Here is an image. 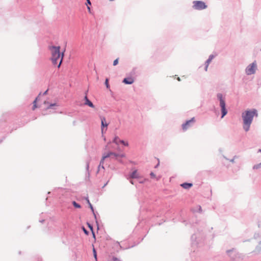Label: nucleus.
I'll list each match as a JSON object with an SVG mask.
<instances>
[{
  "mask_svg": "<svg viewBox=\"0 0 261 261\" xmlns=\"http://www.w3.org/2000/svg\"><path fill=\"white\" fill-rule=\"evenodd\" d=\"M49 49L51 54V60L54 65L57 64V60L61 57L60 63L58 65V67L59 68L62 63L65 50L61 54L60 51V47L55 46L49 47Z\"/></svg>",
  "mask_w": 261,
  "mask_h": 261,
  "instance_id": "1",
  "label": "nucleus"
},
{
  "mask_svg": "<svg viewBox=\"0 0 261 261\" xmlns=\"http://www.w3.org/2000/svg\"><path fill=\"white\" fill-rule=\"evenodd\" d=\"M254 116H257L256 111L254 110L252 111H246L244 113L242 114L243 119V128L245 131L249 130L250 124L252 123L253 118Z\"/></svg>",
  "mask_w": 261,
  "mask_h": 261,
  "instance_id": "2",
  "label": "nucleus"
},
{
  "mask_svg": "<svg viewBox=\"0 0 261 261\" xmlns=\"http://www.w3.org/2000/svg\"><path fill=\"white\" fill-rule=\"evenodd\" d=\"M125 156L124 153H116L112 151H109L107 153H104L102 155L100 165L98 167V171L100 170V168L101 166L102 168H104L103 166V162L105 159L108 158H111L120 161L121 159L123 158Z\"/></svg>",
  "mask_w": 261,
  "mask_h": 261,
  "instance_id": "3",
  "label": "nucleus"
},
{
  "mask_svg": "<svg viewBox=\"0 0 261 261\" xmlns=\"http://www.w3.org/2000/svg\"><path fill=\"white\" fill-rule=\"evenodd\" d=\"M217 97L220 100V105L222 109V118H223L227 113V110L225 109V102L224 99L223 98L222 94H218Z\"/></svg>",
  "mask_w": 261,
  "mask_h": 261,
  "instance_id": "4",
  "label": "nucleus"
},
{
  "mask_svg": "<svg viewBox=\"0 0 261 261\" xmlns=\"http://www.w3.org/2000/svg\"><path fill=\"white\" fill-rule=\"evenodd\" d=\"M193 8L196 10H203L206 8L207 6L204 2L200 1L193 2Z\"/></svg>",
  "mask_w": 261,
  "mask_h": 261,
  "instance_id": "5",
  "label": "nucleus"
},
{
  "mask_svg": "<svg viewBox=\"0 0 261 261\" xmlns=\"http://www.w3.org/2000/svg\"><path fill=\"white\" fill-rule=\"evenodd\" d=\"M256 64L255 62H254L247 66V67L246 69V73L248 75L254 74L256 69Z\"/></svg>",
  "mask_w": 261,
  "mask_h": 261,
  "instance_id": "6",
  "label": "nucleus"
},
{
  "mask_svg": "<svg viewBox=\"0 0 261 261\" xmlns=\"http://www.w3.org/2000/svg\"><path fill=\"white\" fill-rule=\"evenodd\" d=\"M195 122V119L194 118H192L191 120L187 121L186 123L182 124V129L184 130H186L188 129L189 126L190 125L191 123H194Z\"/></svg>",
  "mask_w": 261,
  "mask_h": 261,
  "instance_id": "7",
  "label": "nucleus"
},
{
  "mask_svg": "<svg viewBox=\"0 0 261 261\" xmlns=\"http://www.w3.org/2000/svg\"><path fill=\"white\" fill-rule=\"evenodd\" d=\"M101 133H103L104 127H107L108 124L106 122V118L105 117L101 118Z\"/></svg>",
  "mask_w": 261,
  "mask_h": 261,
  "instance_id": "8",
  "label": "nucleus"
},
{
  "mask_svg": "<svg viewBox=\"0 0 261 261\" xmlns=\"http://www.w3.org/2000/svg\"><path fill=\"white\" fill-rule=\"evenodd\" d=\"M134 80L132 77L125 78L123 80V83L125 84H132L134 83Z\"/></svg>",
  "mask_w": 261,
  "mask_h": 261,
  "instance_id": "9",
  "label": "nucleus"
},
{
  "mask_svg": "<svg viewBox=\"0 0 261 261\" xmlns=\"http://www.w3.org/2000/svg\"><path fill=\"white\" fill-rule=\"evenodd\" d=\"M85 102L84 104L85 105H87V106H88L89 107H90L91 108H94V106L93 105L92 102L88 99V98L87 96H85Z\"/></svg>",
  "mask_w": 261,
  "mask_h": 261,
  "instance_id": "10",
  "label": "nucleus"
},
{
  "mask_svg": "<svg viewBox=\"0 0 261 261\" xmlns=\"http://www.w3.org/2000/svg\"><path fill=\"white\" fill-rule=\"evenodd\" d=\"M181 187H182L183 188L185 189H188L191 188L193 186V184L191 183H183L180 185Z\"/></svg>",
  "mask_w": 261,
  "mask_h": 261,
  "instance_id": "11",
  "label": "nucleus"
},
{
  "mask_svg": "<svg viewBox=\"0 0 261 261\" xmlns=\"http://www.w3.org/2000/svg\"><path fill=\"white\" fill-rule=\"evenodd\" d=\"M139 177V174L137 170H135L130 174L132 178H138Z\"/></svg>",
  "mask_w": 261,
  "mask_h": 261,
  "instance_id": "12",
  "label": "nucleus"
},
{
  "mask_svg": "<svg viewBox=\"0 0 261 261\" xmlns=\"http://www.w3.org/2000/svg\"><path fill=\"white\" fill-rule=\"evenodd\" d=\"M213 57H214V56L213 55L210 56L208 59L206 61V65L205 67V70H207L208 66L210 63L211 62L212 60L213 59Z\"/></svg>",
  "mask_w": 261,
  "mask_h": 261,
  "instance_id": "13",
  "label": "nucleus"
},
{
  "mask_svg": "<svg viewBox=\"0 0 261 261\" xmlns=\"http://www.w3.org/2000/svg\"><path fill=\"white\" fill-rule=\"evenodd\" d=\"M119 140H120V139L119 138V137L117 136H116L114 138V139L113 140V142L115 143L116 145H118L119 143H120Z\"/></svg>",
  "mask_w": 261,
  "mask_h": 261,
  "instance_id": "14",
  "label": "nucleus"
},
{
  "mask_svg": "<svg viewBox=\"0 0 261 261\" xmlns=\"http://www.w3.org/2000/svg\"><path fill=\"white\" fill-rule=\"evenodd\" d=\"M38 100H39V96H38L33 102V107L32 108L33 110H34L36 108H37V107L36 102Z\"/></svg>",
  "mask_w": 261,
  "mask_h": 261,
  "instance_id": "15",
  "label": "nucleus"
},
{
  "mask_svg": "<svg viewBox=\"0 0 261 261\" xmlns=\"http://www.w3.org/2000/svg\"><path fill=\"white\" fill-rule=\"evenodd\" d=\"M72 204L73 205H74V206L76 208H81V205L80 204H79L78 203H77L75 201H73L72 202Z\"/></svg>",
  "mask_w": 261,
  "mask_h": 261,
  "instance_id": "16",
  "label": "nucleus"
},
{
  "mask_svg": "<svg viewBox=\"0 0 261 261\" xmlns=\"http://www.w3.org/2000/svg\"><path fill=\"white\" fill-rule=\"evenodd\" d=\"M150 175V176L151 178H156V180H159L160 178V177H156L155 175L153 172H151Z\"/></svg>",
  "mask_w": 261,
  "mask_h": 261,
  "instance_id": "17",
  "label": "nucleus"
},
{
  "mask_svg": "<svg viewBox=\"0 0 261 261\" xmlns=\"http://www.w3.org/2000/svg\"><path fill=\"white\" fill-rule=\"evenodd\" d=\"M93 255H94V258H95L96 261H97L96 251L94 248H93Z\"/></svg>",
  "mask_w": 261,
  "mask_h": 261,
  "instance_id": "18",
  "label": "nucleus"
},
{
  "mask_svg": "<svg viewBox=\"0 0 261 261\" xmlns=\"http://www.w3.org/2000/svg\"><path fill=\"white\" fill-rule=\"evenodd\" d=\"M119 142L120 143L123 144L125 146H128V143L127 142H125V141H124L123 140H119Z\"/></svg>",
  "mask_w": 261,
  "mask_h": 261,
  "instance_id": "19",
  "label": "nucleus"
},
{
  "mask_svg": "<svg viewBox=\"0 0 261 261\" xmlns=\"http://www.w3.org/2000/svg\"><path fill=\"white\" fill-rule=\"evenodd\" d=\"M111 143H108V144L106 146V149H110L112 148V146H111Z\"/></svg>",
  "mask_w": 261,
  "mask_h": 261,
  "instance_id": "20",
  "label": "nucleus"
},
{
  "mask_svg": "<svg viewBox=\"0 0 261 261\" xmlns=\"http://www.w3.org/2000/svg\"><path fill=\"white\" fill-rule=\"evenodd\" d=\"M118 60H119V58H117L116 60H115L113 62V65L114 66H116L118 64Z\"/></svg>",
  "mask_w": 261,
  "mask_h": 261,
  "instance_id": "21",
  "label": "nucleus"
},
{
  "mask_svg": "<svg viewBox=\"0 0 261 261\" xmlns=\"http://www.w3.org/2000/svg\"><path fill=\"white\" fill-rule=\"evenodd\" d=\"M86 200H87V202L88 203V204H89L90 208H91V210L93 211V210L92 205V204H91V203L90 202L89 200L88 199V198H86Z\"/></svg>",
  "mask_w": 261,
  "mask_h": 261,
  "instance_id": "22",
  "label": "nucleus"
},
{
  "mask_svg": "<svg viewBox=\"0 0 261 261\" xmlns=\"http://www.w3.org/2000/svg\"><path fill=\"white\" fill-rule=\"evenodd\" d=\"M105 84H106L107 87L108 88H109V81H108V79H107L106 80Z\"/></svg>",
  "mask_w": 261,
  "mask_h": 261,
  "instance_id": "23",
  "label": "nucleus"
},
{
  "mask_svg": "<svg viewBox=\"0 0 261 261\" xmlns=\"http://www.w3.org/2000/svg\"><path fill=\"white\" fill-rule=\"evenodd\" d=\"M260 165H261V163L259 164L256 165L254 166L253 168L257 169L260 166Z\"/></svg>",
  "mask_w": 261,
  "mask_h": 261,
  "instance_id": "24",
  "label": "nucleus"
},
{
  "mask_svg": "<svg viewBox=\"0 0 261 261\" xmlns=\"http://www.w3.org/2000/svg\"><path fill=\"white\" fill-rule=\"evenodd\" d=\"M112 261H121L120 260H119L118 258H117V257H113L112 258Z\"/></svg>",
  "mask_w": 261,
  "mask_h": 261,
  "instance_id": "25",
  "label": "nucleus"
},
{
  "mask_svg": "<svg viewBox=\"0 0 261 261\" xmlns=\"http://www.w3.org/2000/svg\"><path fill=\"white\" fill-rule=\"evenodd\" d=\"M83 231H84V232L86 234H88V231L84 228L83 227Z\"/></svg>",
  "mask_w": 261,
  "mask_h": 261,
  "instance_id": "26",
  "label": "nucleus"
},
{
  "mask_svg": "<svg viewBox=\"0 0 261 261\" xmlns=\"http://www.w3.org/2000/svg\"><path fill=\"white\" fill-rule=\"evenodd\" d=\"M56 106V103L51 104V105H49V106H48V107H47V108H51V107H53V106Z\"/></svg>",
  "mask_w": 261,
  "mask_h": 261,
  "instance_id": "27",
  "label": "nucleus"
},
{
  "mask_svg": "<svg viewBox=\"0 0 261 261\" xmlns=\"http://www.w3.org/2000/svg\"><path fill=\"white\" fill-rule=\"evenodd\" d=\"M89 228H90V229L92 231V230H93L92 226H91L90 224H89Z\"/></svg>",
  "mask_w": 261,
  "mask_h": 261,
  "instance_id": "28",
  "label": "nucleus"
},
{
  "mask_svg": "<svg viewBox=\"0 0 261 261\" xmlns=\"http://www.w3.org/2000/svg\"><path fill=\"white\" fill-rule=\"evenodd\" d=\"M87 3L89 4V5H91V2L90 1V0H87Z\"/></svg>",
  "mask_w": 261,
  "mask_h": 261,
  "instance_id": "29",
  "label": "nucleus"
},
{
  "mask_svg": "<svg viewBox=\"0 0 261 261\" xmlns=\"http://www.w3.org/2000/svg\"><path fill=\"white\" fill-rule=\"evenodd\" d=\"M130 183H131L132 184H133V185H134V182H133V180H130Z\"/></svg>",
  "mask_w": 261,
  "mask_h": 261,
  "instance_id": "30",
  "label": "nucleus"
},
{
  "mask_svg": "<svg viewBox=\"0 0 261 261\" xmlns=\"http://www.w3.org/2000/svg\"><path fill=\"white\" fill-rule=\"evenodd\" d=\"M177 80H178V81H180V78H179V77H178V78H177Z\"/></svg>",
  "mask_w": 261,
  "mask_h": 261,
  "instance_id": "31",
  "label": "nucleus"
},
{
  "mask_svg": "<svg viewBox=\"0 0 261 261\" xmlns=\"http://www.w3.org/2000/svg\"><path fill=\"white\" fill-rule=\"evenodd\" d=\"M88 9L89 10V11H90V8L89 7H88Z\"/></svg>",
  "mask_w": 261,
  "mask_h": 261,
  "instance_id": "32",
  "label": "nucleus"
},
{
  "mask_svg": "<svg viewBox=\"0 0 261 261\" xmlns=\"http://www.w3.org/2000/svg\"><path fill=\"white\" fill-rule=\"evenodd\" d=\"M44 104L47 103V102H46V101H44Z\"/></svg>",
  "mask_w": 261,
  "mask_h": 261,
  "instance_id": "33",
  "label": "nucleus"
},
{
  "mask_svg": "<svg viewBox=\"0 0 261 261\" xmlns=\"http://www.w3.org/2000/svg\"><path fill=\"white\" fill-rule=\"evenodd\" d=\"M259 151H260V152H261V149H260V150H259Z\"/></svg>",
  "mask_w": 261,
  "mask_h": 261,
  "instance_id": "34",
  "label": "nucleus"
},
{
  "mask_svg": "<svg viewBox=\"0 0 261 261\" xmlns=\"http://www.w3.org/2000/svg\"><path fill=\"white\" fill-rule=\"evenodd\" d=\"M260 50H261V49H260Z\"/></svg>",
  "mask_w": 261,
  "mask_h": 261,
  "instance_id": "35",
  "label": "nucleus"
}]
</instances>
